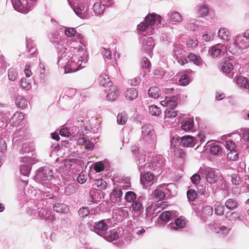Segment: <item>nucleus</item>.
Wrapping results in <instances>:
<instances>
[{
  "label": "nucleus",
  "mask_w": 249,
  "mask_h": 249,
  "mask_svg": "<svg viewBox=\"0 0 249 249\" xmlns=\"http://www.w3.org/2000/svg\"><path fill=\"white\" fill-rule=\"evenodd\" d=\"M65 34L68 37H72L76 35L83 46H69L67 42L58 37L51 38V41L57 51L58 64L61 65L63 62L67 63L64 67L65 73L76 72L85 67L89 60L88 54L84 45V37L81 34L76 33L74 28H66Z\"/></svg>",
  "instance_id": "1"
},
{
  "label": "nucleus",
  "mask_w": 249,
  "mask_h": 249,
  "mask_svg": "<svg viewBox=\"0 0 249 249\" xmlns=\"http://www.w3.org/2000/svg\"><path fill=\"white\" fill-rule=\"evenodd\" d=\"M109 223L108 219L101 220L95 222L93 226V229H91V230L99 236L103 237L107 241L113 242L118 240V243H114L116 244L118 247L123 246L124 243L122 239H120L119 233L115 229L107 231L109 228Z\"/></svg>",
  "instance_id": "2"
},
{
  "label": "nucleus",
  "mask_w": 249,
  "mask_h": 249,
  "mask_svg": "<svg viewBox=\"0 0 249 249\" xmlns=\"http://www.w3.org/2000/svg\"><path fill=\"white\" fill-rule=\"evenodd\" d=\"M162 18L160 16L153 13L148 14L144 18V21L141 22L137 26V29L142 32L153 34L156 32L158 28L164 25L162 22Z\"/></svg>",
  "instance_id": "3"
},
{
  "label": "nucleus",
  "mask_w": 249,
  "mask_h": 249,
  "mask_svg": "<svg viewBox=\"0 0 249 249\" xmlns=\"http://www.w3.org/2000/svg\"><path fill=\"white\" fill-rule=\"evenodd\" d=\"M53 174L52 167L49 166L42 167L37 170L35 179L36 182L43 184H54L56 182H53L54 179Z\"/></svg>",
  "instance_id": "4"
},
{
  "label": "nucleus",
  "mask_w": 249,
  "mask_h": 249,
  "mask_svg": "<svg viewBox=\"0 0 249 249\" xmlns=\"http://www.w3.org/2000/svg\"><path fill=\"white\" fill-rule=\"evenodd\" d=\"M37 0H11L14 8L23 14L28 13L34 7Z\"/></svg>",
  "instance_id": "5"
},
{
  "label": "nucleus",
  "mask_w": 249,
  "mask_h": 249,
  "mask_svg": "<svg viewBox=\"0 0 249 249\" xmlns=\"http://www.w3.org/2000/svg\"><path fill=\"white\" fill-rule=\"evenodd\" d=\"M249 47V42L247 39L243 35L237 36L232 44H231L228 47V50L232 54L236 53V51L232 48L233 47H238L240 49H244Z\"/></svg>",
  "instance_id": "6"
},
{
  "label": "nucleus",
  "mask_w": 249,
  "mask_h": 249,
  "mask_svg": "<svg viewBox=\"0 0 249 249\" xmlns=\"http://www.w3.org/2000/svg\"><path fill=\"white\" fill-rule=\"evenodd\" d=\"M155 136L153 126L146 124L142 127V134L141 139L149 143L154 142Z\"/></svg>",
  "instance_id": "7"
},
{
  "label": "nucleus",
  "mask_w": 249,
  "mask_h": 249,
  "mask_svg": "<svg viewBox=\"0 0 249 249\" xmlns=\"http://www.w3.org/2000/svg\"><path fill=\"white\" fill-rule=\"evenodd\" d=\"M196 215L204 222L211 217L213 213V208L210 206L202 207L200 210L195 209Z\"/></svg>",
  "instance_id": "8"
},
{
  "label": "nucleus",
  "mask_w": 249,
  "mask_h": 249,
  "mask_svg": "<svg viewBox=\"0 0 249 249\" xmlns=\"http://www.w3.org/2000/svg\"><path fill=\"white\" fill-rule=\"evenodd\" d=\"M146 156L145 154H142L138 156L136 158L137 164L139 168L140 173L145 171V169L147 168L151 169V167L153 166L151 163L148 162V160L145 163Z\"/></svg>",
  "instance_id": "9"
},
{
  "label": "nucleus",
  "mask_w": 249,
  "mask_h": 249,
  "mask_svg": "<svg viewBox=\"0 0 249 249\" xmlns=\"http://www.w3.org/2000/svg\"><path fill=\"white\" fill-rule=\"evenodd\" d=\"M150 170L149 168L145 169V171L140 173V181L143 186H146L148 183L153 184L154 181V175Z\"/></svg>",
  "instance_id": "10"
},
{
  "label": "nucleus",
  "mask_w": 249,
  "mask_h": 249,
  "mask_svg": "<svg viewBox=\"0 0 249 249\" xmlns=\"http://www.w3.org/2000/svg\"><path fill=\"white\" fill-rule=\"evenodd\" d=\"M40 61V59H39ZM46 74L45 73V68L43 64L40 62L38 66L36 71L35 75L34 76V80H39L41 83H44Z\"/></svg>",
  "instance_id": "11"
},
{
  "label": "nucleus",
  "mask_w": 249,
  "mask_h": 249,
  "mask_svg": "<svg viewBox=\"0 0 249 249\" xmlns=\"http://www.w3.org/2000/svg\"><path fill=\"white\" fill-rule=\"evenodd\" d=\"M73 6L72 7V3L71 6L75 14L81 18H85L87 15V11L88 9L82 4L75 5V2L73 0Z\"/></svg>",
  "instance_id": "12"
},
{
  "label": "nucleus",
  "mask_w": 249,
  "mask_h": 249,
  "mask_svg": "<svg viewBox=\"0 0 249 249\" xmlns=\"http://www.w3.org/2000/svg\"><path fill=\"white\" fill-rule=\"evenodd\" d=\"M106 194L101 190H91L90 192L89 201L92 203H98Z\"/></svg>",
  "instance_id": "13"
},
{
  "label": "nucleus",
  "mask_w": 249,
  "mask_h": 249,
  "mask_svg": "<svg viewBox=\"0 0 249 249\" xmlns=\"http://www.w3.org/2000/svg\"><path fill=\"white\" fill-rule=\"evenodd\" d=\"M206 181L210 184H213L218 180L217 174L213 169L207 168L205 170Z\"/></svg>",
  "instance_id": "14"
},
{
  "label": "nucleus",
  "mask_w": 249,
  "mask_h": 249,
  "mask_svg": "<svg viewBox=\"0 0 249 249\" xmlns=\"http://www.w3.org/2000/svg\"><path fill=\"white\" fill-rule=\"evenodd\" d=\"M110 199L114 203H119L123 196V192L120 188L115 187L110 194Z\"/></svg>",
  "instance_id": "15"
},
{
  "label": "nucleus",
  "mask_w": 249,
  "mask_h": 249,
  "mask_svg": "<svg viewBox=\"0 0 249 249\" xmlns=\"http://www.w3.org/2000/svg\"><path fill=\"white\" fill-rule=\"evenodd\" d=\"M105 91L107 93V99L108 101L115 100L119 95V91L116 86H112L108 89H105Z\"/></svg>",
  "instance_id": "16"
},
{
  "label": "nucleus",
  "mask_w": 249,
  "mask_h": 249,
  "mask_svg": "<svg viewBox=\"0 0 249 249\" xmlns=\"http://www.w3.org/2000/svg\"><path fill=\"white\" fill-rule=\"evenodd\" d=\"M239 206V201L237 199L234 198H229L225 202V206L229 211L235 210Z\"/></svg>",
  "instance_id": "17"
},
{
  "label": "nucleus",
  "mask_w": 249,
  "mask_h": 249,
  "mask_svg": "<svg viewBox=\"0 0 249 249\" xmlns=\"http://www.w3.org/2000/svg\"><path fill=\"white\" fill-rule=\"evenodd\" d=\"M226 47L224 45L221 44H217L212 46L209 51V53L213 57H218L222 52L223 50H225Z\"/></svg>",
  "instance_id": "18"
},
{
  "label": "nucleus",
  "mask_w": 249,
  "mask_h": 249,
  "mask_svg": "<svg viewBox=\"0 0 249 249\" xmlns=\"http://www.w3.org/2000/svg\"><path fill=\"white\" fill-rule=\"evenodd\" d=\"M155 41L152 37L146 36L142 42V48L143 50L148 53H150L155 46Z\"/></svg>",
  "instance_id": "19"
},
{
  "label": "nucleus",
  "mask_w": 249,
  "mask_h": 249,
  "mask_svg": "<svg viewBox=\"0 0 249 249\" xmlns=\"http://www.w3.org/2000/svg\"><path fill=\"white\" fill-rule=\"evenodd\" d=\"M217 36L223 42H227L231 39V35L229 30L224 27H221L218 31Z\"/></svg>",
  "instance_id": "20"
},
{
  "label": "nucleus",
  "mask_w": 249,
  "mask_h": 249,
  "mask_svg": "<svg viewBox=\"0 0 249 249\" xmlns=\"http://www.w3.org/2000/svg\"><path fill=\"white\" fill-rule=\"evenodd\" d=\"M99 83L105 88H109L112 86V83L108 76L106 74L100 75L98 78Z\"/></svg>",
  "instance_id": "21"
},
{
  "label": "nucleus",
  "mask_w": 249,
  "mask_h": 249,
  "mask_svg": "<svg viewBox=\"0 0 249 249\" xmlns=\"http://www.w3.org/2000/svg\"><path fill=\"white\" fill-rule=\"evenodd\" d=\"M194 126V117H189L188 119L184 120L181 125V128L185 131H190L193 129Z\"/></svg>",
  "instance_id": "22"
},
{
  "label": "nucleus",
  "mask_w": 249,
  "mask_h": 249,
  "mask_svg": "<svg viewBox=\"0 0 249 249\" xmlns=\"http://www.w3.org/2000/svg\"><path fill=\"white\" fill-rule=\"evenodd\" d=\"M79 188V185L75 182H71L65 187L64 193L66 196H71L76 193Z\"/></svg>",
  "instance_id": "23"
},
{
  "label": "nucleus",
  "mask_w": 249,
  "mask_h": 249,
  "mask_svg": "<svg viewBox=\"0 0 249 249\" xmlns=\"http://www.w3.org/2000/svg\"><path fill=\"white\" fill-rule=\"evenodd\" d=\"M181 143L184 147H193L195 145V139L192 136L186 135L181 138Z\"/></svg>",
  "instance_id": "24"
},
{
  "label": "nucleus",
  "mask_w": 249,
  "mask_h": 249,
  "mask_svg": "<svg viewBox=\"0 0 249 249\" xmlns=\"http://www.w3.org/2000/svg\"><path fill=\"white\" fill-rule=\"evenodd\" d=\"M169 17L170 19L168 20L167 22L164 23V25L170 24L171 22H180L182 20L181 15L178 12L175 11L169 14Z\"/></svg>",
  "instance_id": "25"
},
{
  "label": "nucleus",
  "mask_w": 249,
  "mask_h": 249,
  "mask_svg": "<svg viewBox=\"0 0 249 249\" xmlns=\"http://www.w3.org/2000/svg\"><path fill=\"white\" fill-rule=\"evenodd\" d=\"M23 115L21 112H16L10 119L11 125L13 126L18 124L23 119Z\"/></svg>",
  "instance_id": "26"
},
{
  "label": "nucleus",
  "mask_w": 249,
  "mask_h": 249,
  "mask_svg": "<svg viewBox=\"0 0 249 249\" xmlns=\"http://www.w3.org/2000/svg\"><path fill=\"white\" fill-rule=\"evenodd\" d=\"M20 153L22 155L27 154V156H25L22 158V162H25V161L27 160L28 159L30 158L31 156L33 155V149H31V148L27 146L26 144H24L22 146V147L20 150Z\"/></svg>",
  "instance_id": "27"
},
{
  "label": "nucleus",
  "mask_w": 249,
  "mask_h": 249,
  "mask_svg": "<svg viewBox=\"0 0 249 249\" xmlns=\"http://www.w3.org/2000/svg\"><path fill=\"white\" fill-rule=\"evenodd\" d=\"M125 98L130 101H132L137 98L138 92L136 89L131 88L128 89L124 92Z\"/></svg>",
  "instance_id": "28"
},
{
  "label": "nucleus",
  "mask_w": 249,
  "mask_h": 249,
  "mask_svg": "<svg viewBox=\"0 0 249 249\" xmlns=\"http://www.w3.org/2000/svg\"><path fill=\"white\" fill-rule=\"evenodd\" d=\"M16 105L19 108L23 109L28 105V101L21 95H18L15 99Z\"/></svg>",
  "instance_id": "29"
},
{
  "label": "nucleus",
  "mask_w": 249,
  "mask_h": 249,
  "mask_svg": "<svg viewBox=\"0 0 249 249\" xmlns=\"http://www.w3.org/2000/svg\"><path fill=\"white\" fill-rule=\"evenodd\" d=\"M92 9L96 15L100 16L104 13L105 7L104 5L101 4V2H97L94 4Z\"/></svg>",
  "instance_id": "30"
},
{
  "label": "nucleus",
  "mask_w": 249,
  "mask_h": 249,
  "mask_svg": "<svg viewBox=\"0 0 249 249\" xmlns=\"http://www.w3.org/2000/svg\"><path fill=\"white\" fill-rule=\"evenodd\" d=\"M231 211L227 212L225 213V219L230 221L241 220V217L239 214L236 212H231Z\"/></svg>",
  "instance_id": "31"
},
{
  "label": "nucleus",
  "mask_w": 249,
  "mask_h": 249,
  "mask_svg": "<svg viewBox=\"0 0 249 249\" xmlns=\"http://www.w3.org/2000/svg\"><path fill=\"white\" fill-rule=\"evenodd\" d=\"M187 59L189 61L193 62L197 66H200L203 63V60L200 56L197 55L194 53H191L188 55Z\"/></svg>",
  "instance_id": "32"
},
{
  "label": "nucleus",
  "mask_w": 249,
  "mask_h": 249,
  "mask_svg": "<svg viewBox=\"0 0 249 249\" xmlns=\"http://www.w3.org/2000/svg\"><path fill=\"white\" fill-rule=\"evenodd\" d=\"M237 86L239 88H247L248 80L247 78L243 76L240 75L234 80Z\"/></svg>",
  "instance_id": "33"
},
{
  "label": "nucleus",
  "mask_w": 249,
  "mask_h": 249,
  "mask_svg": "<svg viewBox=\"0 0 249 249\" xmlns=\"http://www.w3.org/2000/svg\"><path fill=\"white\" fill-rule=\"evenodd\" d=\"M53 209L54 211L57 213H65L69 210V208L67 205L64 203H55L53 207Z\"/></svg>",
  "instance_id": "34"
},
{
  "label": "nucleus",
  "mask_w": 249,
  "mask_h": 249,
  "mask_svg": "<svg viewBox=\"0 0 249 249\" xmlns=\"http://www.w3.org/2000/svg\"><path fill=\"white\" fill-rule=\"evenodd\" d=\"M43 204L41 203H37L36 205V207L37 208L38 210V216L42 219L45 218V217H48V212L46 210V208H44L42 207Z\"/></svg>",
  "instance_id": "35"
},
{
  "label": "nucleus",
  "mask_w": 249,
  "mask_h": 249,
  "mask_svg": "<svg viewBox=\"0 0 249 249\" xmlns=\"http://www.w3.org/2000/svg\"><path fill=\"white\" fill-rule=\"evenodd\" d=\"M31 168L32 167L30 164H21L20 166V174L22 175V176L24 177H28L30 173Z\"/></svg>",
  "instance_id": "36"
},
{
  "label": "nucleus",
  "mask_w": 249,
  "mask_h": 249,
  "mask_svg": "<svg viewBox=\"0 0 249 249\" xmlns=\"http://www.w3.org/2000/svg\"><path fill=\"white\" fill-rule=\"evenodd\" d=\"M175 213L174 211H165L162 213L159 216V218L163 221H169Z\"/></svg>",
  "instance_id": "37"
},
{
  "label": "nucleus",
  "mask_w": 249,
  "mask_h": 249,
  "mask_svg": "<svg viewBox=\"0 0 249 249\" xmlns=\"http://www.w3.org/2000/svg\"><path fill=\"white\" fill-rule=\"evenodd\" d=\"M197 21L195 19H190L188 20L187 23L185 24L186 28L191 31H196L198 28Z\"/></svg>",
  "instance_id": "38"
},
{
  "label": "nucleus",
  "mask_w": 249,
  "mask_h": 249,
  "mask_svg": "<svg viewBox=\"0 0 249 249\" xmlns=\"http://www.w3.org/2000/svg\"><path fill=\"white\" fill-rule=\"evenodd\" d=\"M181 138H180V137H179L177 135L174 136L172 138L171 140L170 141L171 148L172 149H173L174 150L176 149L178 146L181 144Z\"/></svg>",
  "instance_id": "39"
},
{
  "label": "nucleus",
  "mask_w": 249,
  "mask_h": 249,
  "mask_svg": "<svg viewBox=\"0 0 249 249\" xmlns=\"http://www.w3.org/2000/svg\"><path fill=\"white\" fill-rule=\"evenodd\" d=\"M148 94L150 97L157 98L160 95V90L156 87H151L148 91Z\"/></svg>",
  "instance_id": "40"
},
{
  "label": "nucleus",
  "mask_w": 249,
  "mask_h": 249,
  "mask_svg": "<svg viewBox=\"0 0 249 249\" xmlns=\"http://www.w3.org/2000/svg\"><path fill=\"white\" fill-rule=\"evenodd\" d=\"M142 196H140L133 202L132 209L135 212L140 211L142 208V204L141 201Z\"/></svg>",
  "instance_id": "41"
},
{
  "label": "nucleus",
  "mask_w": 249,
  "mask_h": 249,
  "mask_svg": "<svg viewBox=\"0 0 249 249\" xmlns=\"http://www.w3.org/2000/svg\"><path fill=\"white\" fill-rule=\"evenodd\" d=\"M24 136L25 132L24 129L20 128L13 134V141H15L16 142L18 141H21L23 139Z\"/></svg>",
  "instance_id": "42"
},
{
  "label": "nucleus",
  "mask_w": 249,
  "mask_h": 249,
  "mask_svg": "<svg viewBox=\"0 0 249 249\" xmlns=\"http://www.w3.org/2000/svg\"><path fill=\"white\" fill-rule=\"evenodd\" d=\"M94 185L96 186L98 189L97 190H105L107 188V183L103 179H96L94 181Z\"/></svg>",
  "instance_id": "43"
},
{
  "label": "nucleus",
  "mask_w": 249,
  "mask_h": 249,
  "mask_svg": "<svg viewBox=\"0 0 249 249\" xmlns=\"http://www.w3.org/2000/svg\"><path fill=\"white\" fill-rule=\"evenodd\" d=\"M233 66L232 64L229 61H225L224 62L221 68L222 71L228 74L233 70Z\"/></svg>",
  "instance_id": "44"
},
{
  "label": "nucleus",
  "mask_w": 249,
  "mask_h": 249,
  "mask_svg": "<svg viewBox=\"0 0 249 249\" xmlns=\"http://www.w3.org/2000/svg\"><path fill=\"white\" fill-rule=\"evenodd\" d=\"M127 120V115L125 113H119L117 117V122L119 124L124 125Z\"/></svg>",
  "instance_id": "45"
},
{
  "label": "nucleus",
  "mask_w": 249,
  "mask_h": 249,
  "mask_svg": "<svg viewBox=\"0 0 249 249\" xmlns=\"http://www.w3.org/2000/svg\"><path fill=\"white\" fill-rule=\"evenodd\" d=\"M137 196L136 194L133 191H128L126 193L124 196V199L128 202H133L136 200Z\"/></svg>",
  "instance_id": "46"
},
{
  "label": "nucleus",
  "mask_w": 249,
  "mask_h": 249,
  "mask_svg": "<svg viewBox=\"0 0 249 249\" xmlns=\"http://www.w3.org/2000/svg\"><path fill=\"white\" fill-rule=\"evenodd\" d=\"M154 196L155 198L159 201L164 198V197H165V194L162 190L160 189L159 188H157L154 191Z\"/></svg>",
  "instance_id": "47"
},
{
  "label": "nucleus",
  "mask_w": 249,
  "mask_h": 249,
  "mask_svg": "<svg viewBox=\"0 0 249 249\" xmlns=\"http://www.w3.org/2000/svg\"><path fill=\"white\" fill-rule=\"evenodd\" d=\"M178 99V97L176 96L168 97L167 108H175L177 106V100Z\"/></svg>",
  "instance_id": "48"
},
{
  "label": "nucleus",
  "mask_w": 249,
  "mask_h": 249,
  "mask_svg": "<svg viewBox=\"0 0 249 249\" xmlns=\"http://www.w3.org/2000/svg\"><path fill=\"white\" fill-rule=\"evenodd\" d=\"M149 113L152 116H158L161 113L160 109L155 105L149 107Z\"/></svg>",
  "instance_id": "49"
},
{
  "label": "nucleus",
  "mask_w": 249,
  "mask_h": 249,
  "mask_svg": "<svg viewBox=\"0 0 249 249\" xmlns=\"http://www.w3.org/2000/svg\"><path fill=\"white\" fill-rule=\"evenodd\" d=\"M178 82L181 86H185L190 83V79L188 75L183 74L181 75Z\"/></svg>",
  "instance_id": "50"
},
{
  "label": "nucleus",
  "mask_w": 249,
  "mask_h": 249,
  "mask_svg": "<svg viewBox=\"0 0 249 249\" xmlns=\"http://www.w3.org/2000/svg\"><path fill=\"white\" fill-rule=\"evenodd\" d=\"M214 38V34L212 31H206L202 36V39L206 42H209Z\"/></svg>",
  "instance_id": "51"
},
{
  "label": "nucleus",
  "mask_w": 249,
  "mask_h": 249,
  "mask_svg": "<svg viewBox=\"0 0 249 249\" xmlns=\"http://www.w3.org/2000/svg\"><path fill=\"white\" fill-rule=\"evenodd\" d=\"M187 198L189 201H194L197 196V192L194 189H189L187 192Z\"/></svg>",
  "instance_id": "52"
},
{
  "label": "nucleus",
  "mask_w": 249,
  "mask_h": 249,
  "mask_svg": "<svg viewBox=\"0 0 249 249\" xmlns=\"http://www.w3.org/2000/svg\"><path fill=\"white\" fill-rule=\"evenodd\" d=\"M185 223L184 220H182L180 218H178L175 220V226H173L172 228L175 230H178V229L182 228Z\"/></svg>",
  "instance_id": "53"
},
{
  "label": "nucleus",
  "mask_w": 249,
  "mask_h": 249,
  "mask_svg": "<svg viewBox=\"0 0 249 249\" xmlns=\"http://www.w3.org/2000/svg\"><path fill=\"white\" fill-rule=\"evenodd\" d=\"M90 213V211L88 207H83L81 208L78 211V214L82 218H85Z\"/></svg>",
  "instance_id": "54"
},
{
  "label": "nucleus",
  "mask_w": 249,
  "mask_h": 249,
  "mask_svg": "<svg viewBox=\"0 0 249 249\" xmlns=\"http://www.w3.org/2000/svg\"><path fill=\"white\" fill-rule=\"evenodd\" d=\"M174 154L181 159H185L186 156V151L184 149L178 148L174 150Z\"/></svg>",
  "instance_id": "55"
},
{
  "label": "nucleus",
  "mask_w": 249,
  "mask_h": 249,
  "mask_svg": "<svg viewBox=\"0 0 249 249\" xmlns=\"http://www.w3.org/2000/svg\"><path fill=\"white\" fill-rule=\"evenodd\" d=\"M150 64V61L146 57H144L142 59L141 65L142 69L144 70V72H147L148 71Z\"/></svg>",
  "instance_id": "56"
},
{
  "label": "nucleus",
  "mask_w": 249,
  "mask_h": 249,
  "mask_svg": "<svg viewBox=\"0 0 249 249\" xmlns=\"http://www.w3.org/2000/svg\"><path fill=\"white\" fill-rule=\"evenodd\" d=\"M165 113L167 118H174L177 116V111L175 110L174 108H167Z\"/></svg>",
  "instance_id": "57"
},
{
  "label": "nucleus",
  "mask_w": 249,
  "mask_h": 249,
  "mask_svg": "<svg viewBox=\"0 0 249 249\" xmlns=\"http://www.w3.org/2000/svg\"><path fill=\"white\" fill-rule=\"evenodd\" d=\"M18 72L16 70L14 69H10L8 70V75L9 79L11 81H15L18 76Z\"/></svg>",
  "instance_id": "58"
},
{
  "label": "nucleus",
  "mask_w": 249,
  "mask_h": 249,
  "mask_svg": "<svg viewBox=\"0 0 249 249\" xmlns=\"http://www.w3.org/2000/svg\"><path fill=\"white\" fill-rule=\"evenodd\" d=\"M225 207V205L223 206L221 204L215 206V213L219 216L223 215L224 213Z\"/></svg>",
  "instance_id": "59"
},
{
  "label": "nucleus",
  "mask_w": 249,
  "mask_h": 249,
  "mask_svg": "<svg viewBox=\"0 0 249 249\" xmlns=\"http://www.w3.org/2000/svg\"><path fill=\"white\" fill-rule=\"evenodd\" d=\"M227 158L232 161L236 160L238 159V154L236 150L229 151L227 154Z\"/></svg>",
  "instance_id": "60"
},
{
  "label": "nucleus",
  "mask_w": 249,
  "mask_h": 249,
  "mask_svg": "<svg viewBox=\"0 0 249 249\" xmlns=\"http://www.w3.org/2000/svg\"><path fill=\"white\" fill-rule=\"evenodd\" d=\"M210 153L214 155H218L221 152V148L218 145H213L210 148Z\"/></svg>",
  "instance_id": "61"
},
{
  "label": "nucleus",
  "mask_w": 249,
  "mask_h": 249,
  "mask_svg": "<svg viewBox=\"0 0 249 249\" xmlns=\"http://www.w3.org/2000/svg\"><path fill=\"white\" fill-rule=\"evenodd\" d=\"M198 41L195 37L190 38L187 42V45L188 47L194 48L197 46Z\"/></svg>",
  "instance_id": "62"
},
{
  "label": "nucleus",
  "mask_w": 249,
  "mask_h": 249,
  "mask_svg": "<svg viewBox=\"0 0 249 249\" xmlns=\"http://www.w3.org/2000/svg\"><path fill=\"white\" fill-rule=\"evenodd\" d=\"M218 230L216 231L217 233H221L223 234H227L231 230V228H228L223 225H219L218 227Z\"/></svg>",
  "instance_id": "63"
},
{
  "label": "nucleus",
  "mask_w": 249,
  "mask_h": 249,
  "mask_svg": "<svg viewBox=\"0 0 249 249\" xmlns=\"http://www.w3.org/2000/svg\"><path fill=\"white\" fill-rule=\"evenodd\" d=\"M209 10L206 5H203L200 6L199 9V14L201 17L207 16L208 14Z\"/></svg>",
  "instance_id": "64"
}]
</instances>
